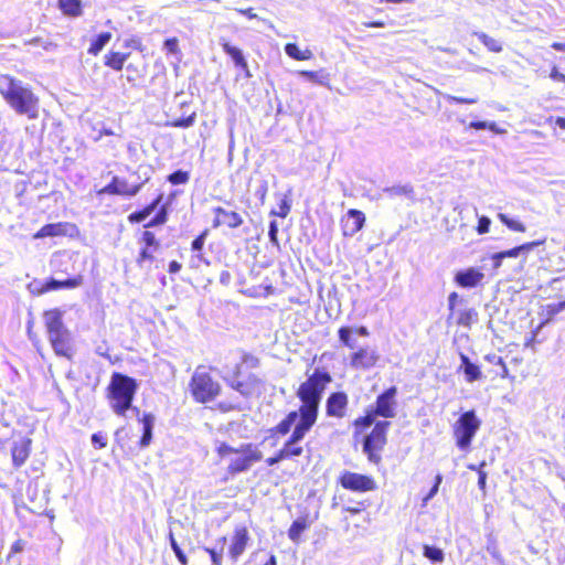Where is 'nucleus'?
Returning a JSON list of instances; mask_svg holds the SVG:
<instances>
[{"label":"nucleus","mask_w":565,"mask_h":565,"mask_svg":"<svg viewBox=\"0 0 565 565\" xmlns=\"http://www.w3.org/2000/svg\"><path fill=\"white\" fill-rule=\"evenodd\" d=\"M490 226H491V220L488 216L482 215V216L478 217V225L476 227L478 234L488 233L490 231Z\"/></svg>","instance_id":"obj_57"},{"label":"nucleus","mask_w":565,"mask_h":565,"mask_svg":"<svg viewBox=\"0 0 565 565\" xmlns=\"http://www.w3.org/2000/svg\"><path fill=\"white\" fill-rule=\"evenodd\" d=\"M153 211L148 206H143L141 210H137L128 215V221L132 224L141 223L146 221Z\"/></svg>","instance_id":"obj_43"},{"label":"nucleus","mask_w":565,"mask_h":565,"mask_svg":"<svg viewBox=\"0 0 565 565\" xmlns=\"http://www.w3.org/2000/svg\"><path fill=\"white\" fill-rule=\"evenodd\" d=\"M244 381L254 393L263 384V381L254 373L247 374Z\"/></svg>","instance_id":"obj_59"},{"label":"nucleus","mask_w":565,"mask_h":565,"mask_svg":"<svg viewBox=\"0 0 565 565\" xmlns=\"http://www.w3.org/2000/svg\"><path fill=\"white\" fill-rule=\"evenodd\" d=\"M26 288L30 291V294L34 296H41L49 292V289H46V279H33L28 284Z\"/></svg>","instance_id":"obj_45"},{"label":"nucleus","mask_w":565,"mask_h":565,"mask_svg":"<svg viewBox=\"0 0 565 565\" xmlns=\"http://www.w3.org/2000/svg\"><path fill=\"white\" fill-rule=\"evenodd\" d=\"M236 12H238L239 14H243L245 15L247 19H257L266 24H268L269 26H273L270 21L266 20V19H262L259 18L256 13L253 12V9L252 8H247V9H235Z\"/></svg>","instance_id":"obj_63"},{"label":"nucleus","mask_w":565,"mask_h":565,"mask_svg":"<svg viewBox=\"0 0 565 565\" xmlns=\"http://www.w3.org/2000/svg\"><path fill=\"white\" fill-rule=\"evenodd\" d=\"M397 394L398 390L395 385L380 393L375 402L365 408L364 415L354 419L352 424L354 427V437L364 433L373 423L379 422L380 419L377 418H384L383 420H385L396 417L398 407Z\"/></svg>","instance_id":"obj_3"},{"label":"nucleus","mask_w":565,"mask_h":565,"mask_svg":"<svg viewBox=\"0 0 565 565\" xmlns=\"http://www.w3.org/2000/svg\"><path fill=\"white\" fill-rule=\"evenodd\" d=\"M138 390L139 382L135 377L114 372L106 388V396L111 411L116 415L125 417Z\"/></svg>","instance_id":"obj_4"},{"label":"nucleus","mask_w":565,"mask_h":565,"mask_svg":"<svg viewBox=\"0 0 565 565\" xmlns=\"http://www.w3.org/2000/svg\"><path fill=\"white\" fill-rule=\"evenodd\" d=\"M468 128L475 130L489 129L495 135H505L508 132L507 129L499 127L495 121L488 120H473L468 125Z\"/></svg>","instance_id":"obj_34"},{"label":"nucleus","mask_w":565,"mask_h":565,"mask_svg":"<svg viewBox=\"0 0 565 565\" xmlns=\"http://www.w3.org/2000/svg\"><path fill=\"white\" fill-rule=\"evenodd\" d=\"M383 192L388 198L405 196L413 199L414 196V188L411 184L386 186L383 189Z\"/></svg>","instance_id":"obj_31"},{"label":"nucleus","mask_w":565,"mask_h":565,"mask_svg":"<svg viewBox=\"0 0 565 565\" xmlns=\"http://www.w3.org/2000/svg\"><path fill=\"white\" fill-rule=\"evenodd\" d=\"M139 423L142 426V434L139 439V447L140 449H145L149 447L152 441L156 417L152 413H143L139 418Z\"/></svg>","instance_id":"obj_24"},{"label":"nucleus","mask_w":565,"mask_h":565,"mask_svg":"<svg viewBox=\"0 0 565 565\" xmlns=\"http://www.w3.org/2000/svg\"><path fill=\"white\" fill-rule=\"evenodd\" d=\"M32 439L22 436L14 439L11 447L12 463L15 468L22 467L31 452Z\"/></svg>","instance_id":"obj_21"},{"label":"nucleus","mask_w":565,"mask_h":565,"mask_svg":"<svg viewBox=\"0 0 565 565\" xmlns=\"http://www.w3.org/2000/svg\"><path fill=\"white\" fill-rule=\"evenodd\" d=\"M204 551L210 555L212 565H222L223 551L222 548L204 547Z\"/></svg>","instance_id":"obj_53"},{"label":"nucleus","mask_w":565,"mask_h":565,"mask_svg":"<svg viewBox=\"0 0 565 565\" xmlns=\"http://www.w3.org/2000/svg\"><path fill=\"white\" fill-rule=\"evenodd\" d=\"M391 425L388 420H379L373 423L372 430L364 435L362 439V451L370 462L375 465L381 462V451L387 444V431Z\"/></svg>","instance_id":"obj_7"},{"label":"nucleus","mask_w":565,"mask_h":565,"mask_svg":"<svg viewBox=\"0 0 565 565\" xmlns=\"http://www.w3.org/2000/svg\"><path fill=\"white\" fill-rule=\"evenodd\" d=\"M104 64L105 66L119 72L125 65V56L121 55V52L110 51L104 56Z\"/></svg>","instance_id":"obj_35"},{"label":"nucleus","mask_w":565,"mask_h":565,"mask_svg":"<svg viewBox=\"0 0 565 565\" xmlns=\"http://www.w3.org/2000/svg\"><path fill=\"white\" fill-rule=\"evenodd\" d=\"M0 95L19 116L35 120L40 116V98L30 84L9 75L0 74Z\"/></svg>","instance_id":"obj_2"},{"label":"nucleus","mask_w":565,"mask_h":565,"mask_svg":"<svg viewBox=\"0 0 565 565\" xmlns=\"http://www.w3.org/2000/svg\"><path fill=\"white\" fill-rule=\"evenodd\" d=\"M216 451L221 457H225L231 454H238L239 448H234L226 443H221L220 446L217 447Z\"/></svg>","instance_id":"obj_60"},{"label":"nucleus","mask_w":565,"mask_h":565,"mask_svg":"<svg viewBox=\"0 0 565 565\" xmlns=\"http://www.w3.org/2000/svg\"><path fill=\"white\" fill-rule=\"evenodd\" d=\"M107 436L106 434L102 433V431H97V433H94L92 436H90V443H92V446L95 448V449H103L107 446Z\"/></svg>","instance_id":"obj_50"},{"label":"nucleus","mask_w":565,"mask_h":565,"mask_svg":"<svg viewBox=\"0 0 565 565\" xmlns=\"http://www.w3.org/2000/svg\"><path fill=\"white\" fill-rule=\"evenodd\" d=\"M380 360L376 350H370L366 347L359 348L350 355V366L354 370H370Z\"/></svg>","instance_id":"obj_14"},{"label":"nucleus","mask_w":565,"mask_h":565,"mask_svg":"<svg viewBox=\"0 0 565 565\" xmlns=\"http://www.w3.org/2000/svg\"><path fill=\"white\" fill-rule=\"evenodd\" d=\"M84 282V278L82 275H76L73 277H68L66 279H56L54 277L46 278V289L50 291H55L60 289H75L82 286Z\"/></svg>","instance_id":"obj_25"},{"label":"nucleus","mask_w":565,"mask_h":565,"mask_svg":"<svg viewBox=\"0 0 565 565\" xmlns=\"http://www.w3.org/2000/svg\"><path fill=\"white\" fill-rule=\"evenodd\" d=\"M189 387L193 399L201 404L214 401L221 393V385L213 380L202 365L194 371Z\"/></svg>","instance_id":"obj_6"},{"label":"nucleus","mask_w":565,"mask_h":565,"mask_svg":"<svg viewBox=\"0 0 565 565\" xmlns=\"http://www.w3.org/2000/svg\"><path fill=\"white\" fill-rule=\"evenodd\" d=\"M111 36V33L108 31L100 32L97 35H95L90 40V45L87 50V53L94 56L98 55L103 51V49L109 43Z\"/></svg>","instance_id":"obj_28"},{"label":"nucleus","mask_w":565,"mask_h":565,"mask_svg":"<svg viewBox=\"0 0 565 565\" xmlns=\"http://www.w3.org/2000/svg\"><path fill=\"white\" fill-rule=\"evenodd\" d=\"M218 44L223 49V52L232 60L236 68L246 67L247 60L239 47L232 45L225 38H220Z\"/></svg>","instance_id":"obj_26"},{"label":"nucleus","mask_w":565,"mask_h":565,"mask_svg":"<svg viewBox=\"0 0 565 565\" xmlns=\"http://www.w3.org/2000/svg\"><path fill=\"white\" fill-rule=\"evenodd\" d=\"M331 382L332 376L324 367H316L296 392V396L301 403L299 408L290 411L276 426L271 427L270 436L288 435L298 420L315 426L324 391Z\"/></svg>","instance_id":"obj_1"},{"label":"nucleus","mask_w":565,"mask_h":565,"mask_svg":"<svg viewBox=\"0 0 565 565\" xmlns=\"http://www.w3.org/2000/svg\"><path fill=\"white\" fill-rule=\"evenodd\" d=\"M150 180L149 170L145 173V179L141 182H134L131 184L125 178H120L118 175H113L109 183H107L104 188H102L97 194L98 195H118L124 198H134L136 196L143 185L148 183Z\"/></svg>","instance_id":"obj_9"},{"label":"nucleus","mask_w":565,"mask_h":565,"mask_svg":"<svg viewBox=\"0 0 565 565\" xmlns=\"http://www.w3.org/2000/svg\"><path fill=\"white\" fill-rule=\"evenodd\" d=\"M263 556H268L267 561L263 565H277L276 556L274 554H267L264 551H258V552L254 553L252 555L250 562L256 561L257 558L263 557Z\"/></svg>","instance_id":"obj_61"},{"label":"nucleus","mask_w":565,"mask_h":565,"mask_svg":"<svg viewBox=\"0 0 565 565\" xmlns=\"http://www.w3.org/2000/svg\"><path fill=\"white\" fill-rule=\"evenodd\" d=\"M95 353L99 356L107 359L109 362L113 363L111 358L109 355V345L106 340H103L100 343L96 345Z\"/></svg>","instance_id":"obj_58"},{"label":"nucleus","mask_w":565,"mask_h":565,"mask_svg":"<svg viewBox=\"0 0 565 565\" xmlns=\"http://www.w3.org/2000/svg\"><path fill=\"white\" fill-rule=\"evenodd\" d=\"M44 324L49 341L56 355L71 359L73 355L72 337L63 322V312L55 308L44 311Z\"/></svg>","instance_id":"obj_5"},{"label":"nucleus","mask_w":565,"mask_h":565,"mask_svg":"<svg viewBox=\"0 0 565 565\" xmlns=\"http://www.w3.org/2000/svg\"><path fill=\"white\" fill-rule=\"evenodd\" d=\"M124 47L137 50L140 52L143 51L142 42L138 38H130V39L125 40Z\"/></svg>","instance_id":"obj_64"},{"label":"nucleus","mask_w":565,"mask_h":565,"mask_svg":"<svg viewBox=\"0 0 565 565\" xmlns=\"http://www.w3.org/2000/svg\"><path fill=\"white\" fill-rule=\"evenodd\" d=\"M209 236V230H204L201 232L192 242H191V250L193 253H200L203 250L205 241Z\"/></svg>","instance_id":"obj_47"},{"label":"nucleus","mask_w":565,"mask_h":565,"mask_svg":"<svg viewBox=\"0 0 565 565\" xmlns=\"http://www.w3.org/2000/svg\"><path fill=\"white\" fill-rule=\"evenodd\" d=\"M339 482L342 488L355 492H367L376 488L375 481L372 477L351 471H344L341 475Z\"/></svg>","instance_id":"obj_12"},{"label":"nucleus","mask_w":565,"mask_h":565,"mask_svg":"<svg viewBox=\"0 0 565 565\" xmlns=\"http://www.w3.org/2000/svg\"><path fill=\"white\" fill-rule=\"evenodd\" d=\"M444 99L447 100L449 104H476L478 103V97L472 98H466V97H458L450 94H444Z\"/></svg>","instance_id":"obj_52"},{"label":"nucleus","mask_w":565,"mask_h":565,"mask_svg":"<svg viewBox=\"0 0 565 565\" xmlns=\"http://www.w3.org/2000/svg\"><path fill=\"white\" fill-rule=\"evenodd\" d=\"M312 427V425L300 420L294 424L288 439L285 441L282 448L279 449L285 459L300 457L302 455L303 448L299 444L305 439Z\"/></svg>","instance_id":"obj_10"},{"label":"nucleus","mask_w":565,"mask_h":565,"mask_svg":"<svg viewBox=\"0 0 565 565\" xmlns=\"http://www.w3.org/2000/svg\"><path fill=\"white\" fill-rule=\"evenodd\" d=\"M298 75L308 82L317 83L321 86H326L329 81L328 75L317 71H298Z\"/></svg>","instance_id":"obj_38"},{"label":"nucleus","mask_w":565,"mask_h":565,"mask_svg":"<svg viewBox=\"0 0 565 565\" xmlns=\"http://www.w3.org/2000/svg\"><path fill=\"white\" fill-rule=\"evenodd\" d=\"M290 210H291V201L288 198V195L285 194L279 202V210L277 211V210L273 209L270 211L269 215L270 216H279L281 218H285L289 214Z\"/></svg>","instance_id":"obj_42"},{"label":"nucleus","mask_w":565,"mask_h":565,"mask_svg":"<svg viewBox=\"0 0 565 565\" xmlns=\"http://www.w3.org/2000/svg\"><path fill=\"white\" fill-rule=\"evenodd\" d=\"M78 234V228L75 224L68 222L47 223L43 225L38 232L33 234L34 239L46 237H74Z\"/></svg>","instance_id":"obj_13"},{"label":"nucleus","mask_w":565,"mask_h":565,"mask_svg":"<svg viewBox=\"0 0 565 565\" xmlns=\"http://www.w3.org/2000/svg\"><path fill=\"white\" fill-rule=\"evenodd\" d=\"M423 555L433 564H440L445 559V552L436 545L424 544Z\"/></svg>","instance_id":"obj_32"},{"label":"nucleus","mask_w":565,"mask_h":565,"mask_svg":"<svg viewBox=\"0 0 565 565\" xmlns=\"http://www.w3.org/2000/svg\"><path fill=\"white\" fill-rule=\"evenodd\" d=\"M365 214L356 209H350L341 221L343 236L352 237L363 228Z\"/></svg>","instance_id":"obj_17"},{"label":"nucleus","mask_w":565,"mask_h":565,"mask_svg":"<svg viewBox=\"0 0 565 565\" xmlns=\"http://www.w3.org/2000/svg\"><path fill=\"white\" fill-rule=\"evenodd\" d=\"M355 335L366 338L370 335V331L365 326H342L338 329V338L340 343L351 350L358 348V341Z\"/></svg>","instance_id":"obj_19"},{"label":"nucleus","mask_w":565,"mask_h":565,"mask_svg":"<svg viewBox=\"0 0 565 565\" xmlns=\"http://www.w3.org/2000/svg\"><path fill=\"white\" fill-rule=\"evenodd\" d=\"M478 313L473 308L466 309L459 312L457 323L463 327H470L471 323L477 319Z\"/></svg>","instance_id":"obj_44"},{"label":"nucleus","mask_w":565,"mask_h":565,"mask_svg":"<svg viewBox=\"0 0 565 565\" xmlns=\"http://www.w3.org/2000/svg\"><path fill=\"white\" fill-rule=\"evenodd\" d=\"M267 192H268V184H267V181L264 180L260 182L259 186L255 190L254 195L256 199H258L260 201L262 204H264Z\"/></svg>","instance_id":"obj_62"},{"label":"nucleus","mask_w":565,"mask_h":565,"mask_svg":"<svg viewBox=\"0 0 565 565\" xmlns=\"http://www.w3.org/2000/svg\"><path fill=\"white\" fill-rule=\"evenodd\" d=\"M58 10L68 18H78L83 14L82 0H57Z\"/></svg>","instance_id":"obj_27"},{"label":"nucleus","mask_w":565,"mask_h":565,"mask_svg":"<svg viewBox=\"0 0 565 565\" xmlns=\"http://www.w3.org/2000/svg\"><path fill=\"white\" fill-rule=\"evenodd\" d=\"M480 426L481 420L478 418L475 409L463 412L454 425L456 446L460 450H468Z\"/></svg>","instance_id":"obj_8"},{"label":"nucleus","mask_w":565,"mask_h":565,"mask_svg":"<svg viewBox=\"0 0 565 565\" xmlns=\"http://www.w3.org/2000/svg\"><path fill=\"white\" fill-rule=\"evenodd\" d=\"M212 211L215 215L212 222V226L214 228H217L222 225H226L230 228H237L244 222L242 215L235 211H227L222 206H215Z\"/></svg>","instance_id":"obj_20"},{"label":"nucleus","mask_w":565,"mask_h":565,"mask_svg":"<svg viewBox=\"0 0 565 565\" xmlns=\"http://www.w3.org/2000/svg\"><path fill=\"white\" fill-rule=\"evenodd\" d=\"M498 218L511 231L523 233L526 230L525 225L522 222L513 217H510L508 214L499 213Z\"/></svg>","instance_id":"obj_39"},{"label":"nucleus","mask_w":565,"mask_h":565,"mask_svg":"<svg viewBox=\"0 0 565 565\" xmlns=\"http://www.w3.org/2000/svg\"><path fill=\"white\" fill-rule=\"evenodd\" d=\"M545 243V239H537L533 242H527L521 245H518L519 255H526L527 253L532 252L535 247L541 246Z\"/></svg>","instance_id":"obj_51"},{"label":"nucleus","mask_w":565,"mask_h":565,"mask_svg":"<svg viewBox=\"0 0 565 565\" xmlns=\"http://www.w3.org/2000/svg\"><path fill=\"white\" fill-rule=\"evenodd\" d=\"M473 35L491 52L499 53L502 51V44L486 34L484 32H475Z\"/></svg>","instance_id":"obj_37"},{"label":"nucleus","mask_w":565,"mask_h":565,"mask_svg":"<svg viewBox=\"0 0 565 565\" xmlns=\"http://www.w3.org/2000/svg\"><path fill=\"white\" fill-rule=\"evenodd\" d=\"M565 310V299L563 301L556 303H548L546 306V312L548 318H553L554 316L563 312Z\"/></svg>","instance_id":"obj_55"},{"label":"nucleus","mask_w":565,"mask_h":565,"mask_svg":"<svg viewBox=\"0 0 565 565\" xmlns=\"http://www.w3.org/2000/svg\"><path fill=\"white\" fill-rule=\"evenodd\" d=\"M278 232H279V228H278L277 221L271 220L268 225V238H269V242L277 248L280 247L279 241H278Z\"/></svg>","instance_id":"obj_48"},{"label":"nucleus","mask_w":565,"mask_h":565,"mask_svg":"<svg viewBox=\"0 0 565 565\" xmlns=\"http://www.w3.org/2000/svg\"><path fill=\"white\" fill-rule=\"evenodd\" d=\"M243 365H246L248 369H256L259 366V359L250 353L244 352L241 359Z\"/></svg>","instance_id":"obj_54"},{"label":"nucleus","mask_w":565,"mask_h":565,"mask_svg":"<svg viewBox=\"0 0 565 565\" xmlns=\"http://www.w3.org/2000/svg\"><path fill=\"white\" fill-rule=\"evenodd\" d=\"M238 454H242V456L232 459L227 468L232 476L249 470L255 462L263 459L262 451L252 443L242 444Z\"/></svg>","instance_id":"obj_11"},{"label":"nucleus","mask_w":565,"mask_h":565,"mask_svg":"<svg viewBox=\"0 0 565 565\" xmlns=\"http://www.w3.org/2000/svg\"><path fill=\"white\" fill-rule=\"evenodd\" d=\"M163 50L167 52V54H180L179 40L177 38L166 39L163 42Z\"/></svg>","instance_id":"obj_49"},{"label":"nucleus","mask_w":565,"mask_h":565,"mask_svg":"<svg viewBox=\"0 0 565 565\" xmlns=\"http://www.w3.org/2000/svg\"><path fill=\"white\" fill-rule=\"evenodd\" d=\"M190 180V172L178 169L173 171L172 173L168 174L167 181L171 183L172 185H181L186 184Z\"/></svg>","instance_id":"obj_40"},{"label":"nucleus","mask_w":565,"mask_h":565,"mask_svg":"<svg viewBox=\"0 0 565 565\" xmlns=\"http://www.w3.org/2000/svg\"><path fill=\"white\" fill-rule=\"evenodd\" d=\"M223 380L232 390L245 398H249L254 394L244 380H236L235 377H223Z\"/></svg>","instance_id":"obj_30"},{"label":"nucleus","mask_w":565,"mask_h":565,"mask_svg":"<svg viewBox=\"0 0 565 565\" xmlns=\"http://www.w3.org/2000/svg\"><path fill=\"white\" fill-rule=\"evenodd\" d=\"M139 243L143 246L140 248L136 262L138 266L141 267L145 262L151 263L153 260V254L159 250L160 242L152 232L143 231L139 238Z\"/></svg>","instance_id":"obj_15"},{"label":"nucleus","mask_w":565,"mask_h":565,"mask_svg":"<svg viewBox=\"0 0 565 565\" xmlns=\"http://www.w3.org/2000/svg\"><path fill=\"white\" fill-rule=\"evenodd\" d=\"M248 540L249 534L246 527H238L235 530L228 551L230 556L233 561H237L238 557L244 553Z\"/></svg>","instance_id":"obj_23"},{"label":"nucleus","mask_w":565,"mask_h":565,"mask_svg":"<svg viewBox=\"0 0 565 565\" xmlns=\"http://www.w3.org/2000/svg\"><path fill=\"white\" fill-rule=\"evenodd\" d=\"M195 120H196V113L193 111L189 116H183V117H180V118L173 120L171 122V126L175 127V128L185 129V128L192 127L195 124Z\"/></svg>","instance_id":"obj_46"},{"label":"nucleus","mask_w":565,"mask_h":565,"mask_svg":"<svg viewBox=\"0 0 565 565\" xmlns=\"http://www.w3.org/2000/svg\"><path fill=\"white\" fill-rule=\"evenodd\" d=\"M285 53L296 61H307L312 57V52L310 50L301 51L296 43H287L285 45Z\"/></svg>","instance_id":"obj_33"},{"label":"nucleus","mask_w":565,"mask_h":565,"mask_svg":"<svg viewBox=\"0 0 565 565\" xmlns=\"http://www.w3.org/2000/svg\"><path fill=\"white\" fill-rule=\"evenodd\" d=\"M309 527L308 516H299L290 525L288 530V537L298 543L301 534Z\"/></svg>","instance_id":"obj_29"},{"label":"nucleus","mask_w":565,"mask_h":565,"mask_svg":"<svg viewBox=\"0 0 565 565\" xmlns=\"http://www.w3.org/2000/svg\"><path fill=\"white\" fill-rule=\"evenodd\" d=\"M484 278V274L477 267L459 269L454 276L455 284L460 288H476Z\"/></svg>","instance_id":"obj_18"},{"label":"nucleus","mask_w":565,"mask_h":565,"mask_svg":"<svg viewBox=\"0 0 565 565\" xmlns=\"http://www.w3.org/2000/svg\"><path fill=\"white\" fill-rule=\"evenodd\" d=\"M460 366L459 372H461L465 376V380L468 383H473L482 379V372L480 366L472 362L468 355L460 352L459 353Z\"/></svg>","instance_id":"obj_22"},{"label":"nucleus","mask_w":565,"mask_h":565,"mask_svg":"<svg viewBox=\"0 0 565 565\" xmlns=\"http://www.w3.org/2000/svg\"><path fill=\"white\" fill-rule=\"evenodd\" d=\"M202 263L207 266L210 265V260L203 255L202 252L193 253V255L190 258V267L199 268Z\"/></svg>","instance_id":"obj_56"},{"label":"nucleus","mask_w":565,"mask_h":565,"mask_svg":"<svg viewBox=\"0 0 565 565\" xmlns=\"http://www.w3.org/2000/svg\"><path fill=\"white\" fill-rule=\"evenodd\" d=\"M349 405L348 394L343 391L332 392L326 401V415L328 417L343 418Z\"/></svg>","instance_id":"obj_16"},{"label":"nucleus","mask_w":565,"mask_h":565,"mask_svg":"<svg viewBox=\"0 0 565 565\" xmlns=\"http://www.w3.org/2000/svg\"><path fill=\"white\" fill-rule=\"evenodd\" d=\"M168 539H169L170 547L173 551L179 563L181 565H188V562H189L188 557H186L185 553L183 552V550L180 547L179 543L177 542L172 531L169 532Z\"/></svg>","instance_id":"obj_41"},{"label":"nucleus","mask_w":565,"mask_h":565,"mask_svg":"<svg viewBox=\"0 0 565 565\" xmlns=\"http://www.w3.org/2000/svg\"><path fill=\"white\" fill-rule=\"evenodd\" d=\"M169 215V210H167L166 206H160L159 210H157L156 214L143 225L145 228H151L161 226L167 223Z\"/></svg>","instance_id":"obj_36"}]
</instances>
